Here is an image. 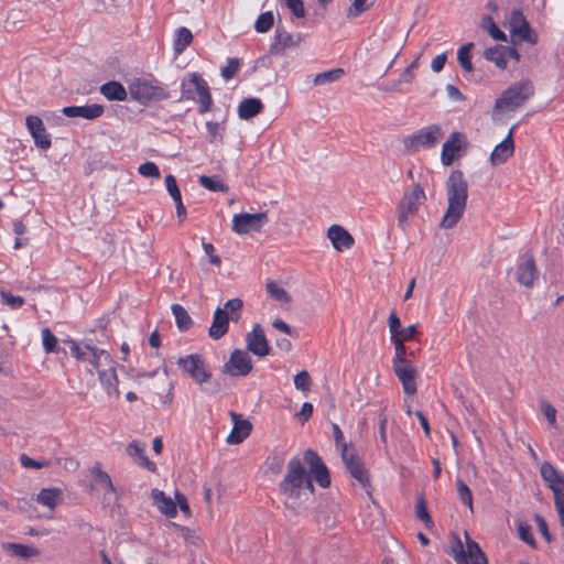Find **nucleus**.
<instances>
[{"instance_id":"1","label":"nucleus","mask_w":564,"mask_h":564,"mask_svg":"<svg viewBox=\"0 0 564 564\" xmlns=\"http://www.w3.org/2000/svg\"><path fill=\"white\" fill-rule=\"evenodd\" d=\"M313 479L322 488L330 485L329 471L316 452L306 449L303 460L297 456L289 460L279 484V494L286 509L301 513L306 508L314 495Z\"/></svg>"},{"instance_id":"2","label":"nucleus","mask_w":564,"mask_h":564,"mask_svg":"<svg viewBox=\"0 0 564 564\" xmlns=\"http://www.w3.org/2000/svg\"><path fill=\"white\" fill-rule=\"evenodd\" d=\"M70 354L84 365L89 373L94 371L98 373L100 384L109 397L117 399L120 397L116 361L111 358L109 352L88 345L79 346L73 343Z\"/></svg>"},{"instance_id":"3","label":"nucleus","mask_w":564,"mask_h":564,"mask_svg":"<svg viewBox=\"0 0 564 564\" xmlns=\"http://www.w3.org/2000/svg\"><path fill=\"white\" fill-rule=\"evenodd\" d=\"M447 208L440 223L444 229L453 228L464 215L468 198V183L462 171L451 172L446 181Z\"/></svg>"},{"instance_id":"4","label":"nucleus","mask_w":564,"mask_h":564,"mask_svg":"<svg viewBox=\"0 0 564 564\" xmlns=\"http://www.w3.org/2000/svg\"><path fill=\"white\" fill-rule=\"evenodd\" d=\"M534 95V85L530 79H523L510 85L496 99L491 118L494 121H502L508 113L514 112Z\"/></svg>"},{"instance_id":"5","label":"nucleus","mask_w":564,"mask_h":564,"mask_svg":"<svg viewBox=\"0 0 564 564\" xmlns=\"http://www.w3.org/2000/svg\"><path fill=\"white\" fill-rule=\"evenodd\" d=\"M242 307L243 302L239 297L228 300L223 307H217L208 329L210 338L218 340L224 337L228 332L229 322L237 323L240 319Z\"/></svg>"},{"instance_id":"6","label":"nucleus","mask_w":564,"mask_h":564,"mask_svg":"<svg viewBox=\"0 0 564 564\" xmlns=\"http://www.w3.org/2000/svg\"><path fill=\"white\" fill-rule=\"evenodd\" d=\"M182 99L193 100L199 104V113L210 110L213 100L206 80L198 74L193 73L182 83Z\"/></svg>"},{"instance_id":"7","label":"nucleus","mask_w":564,"mask_h":564,"mask_svg":"<svg viewBox=\"0 0 564 564\" xmlns=\"http://www.w3.org/2000/svg\"><path fill=\"white\" fill-rule=\"evenodd\" d=\"M426 199L425 192L420 184L415 183L408 189L398 206V226L404 231L409 226L420 205Z\"/></svg>"},{"instance_id":"8","label":"nucleus","mask_w":564,"mask_h":564,"mask_svg":"<svg viewBox=\"0 0 564 564\" xmlns=\"http://www.w3.org/2000/svg\"><path fill=\"white\" fill-rule=\"evenodd\" d=\"M466 535V550L463 542L457 535H454L451 554L457 564H488L486 554L480 549L479 544Z\"/></svg>"},{"instance_id":"9","label":"nucleus","mask_w":564,"mask_h":564,"mask_svg":"<svg viewBox=\"0 0 564 564\" xmlns=\"http://www.w3.org/2000/svg\"><path fill=\"white\" fill-rule=\"evenodd\" d=\"M128 91L131 99L141 104L167 98V94L156 82L142 78L133 80L129 85Z\"/></svg>"},{"instance_id":"10","label":"nucleus","mask_w":564,"mask_h":564,"mask_svg":"<svg viewBox=\"0 0 564 564\" xmlns=\"http://www.w3.org/2000/svg\"><path fill=\"white\" fill-rule=\"evenodd\" d=\"M176 365L198 384H203L212 378V371L202 355L193 354L181 357Z\"/></svg>"},{"instance_id":"11","label":"nucleus","mask_w":564,"mask_h":564,"mask_svg":"<svg viewBox=\"0 0 564 564\" xmlns=\"http://www.w3.org/2000/svg\"><path fill=\"white\" fill-rule=\"evenodd\" d=\"M443 134L444 133L438 124H431L405 138L404 145L410 151H415L420 148H433L440 142Z\"/></svg>"},{"instance_id":"12","label":"nucleus","mask_w":564,"mask_h":564,"mask_svg":"<svg viewBox=\"0 0 564 564\" xmlns=\"http://www.w3.org/2000/svg\"><path fill=\"white\" fill-rule=\"evenodd\" d=\"M267 223L268 214L265 212L235 214L231 230L237 235L259 232Z\"/></svg>"},{"instance_id":"13","label":"nucleus","mask_w":564,"mask_h":564,"mask_svg":"<svg viewBox=\"0 0 564 564\" xmlns=\"http://www.w3.org/2000/svg\"><path fill=\"white\" fill-rule=\"evenodd\" d=\"M341 459L347 470L364 488H368L370 479L364 463L355 455V449L349 444H341Z\"/></svg>"},{"instance_id":"14","label":"nucleus","mask_w":564,"mask_h":564,"mask_svg":"<svg viewBox=\"0 0 564 564\" xmlns=\"http://www.w3.org/2000/svg\"><path fill=\"white\" fill-rule=\"evenodd\" d=\"M341 459L347 470L364 488H368L370 479L364 463L355 455V449L349 444H341Z\"/></svg>"},{"instance_id":"15","label":"nucleus","mask_w":564,"mask_h":564,"mask_svg":"<svg viewBox=\"0 0 564 564\" xmlns=\"http://www.w3.org/2000/svg\"><path fill=\"white\" fill-rule=\"evenodd\" d=\"M253 369V361L248 351L235 349L224 364L223 372L231 377H247Z\"/></svg>"},{"instance_id":"16","label":"nucleus","mask_w":564,"mask_h":564,"mask_svg":"<svg viewBox=\"0 0 564 564\" xmlns=\"http://www.w3.org/2000/svg\"><path fill=\"white\" fill-rule=\"evenodd\" d=\"M508 25L512 37H517L529 44L536 43V35L531 30L529 22L521 11L513 10L511 12Z\"/></svg>"},{"instance_id":"17","label":"nucleus","mask_w":564,"mask_h":564,"mask_svg":"<svg viewBox=\"0 0 564 564\" xmlns=\"http://www.w3.org/2000/svg\"><path fill=\"white\" fill-rule=\"evenodd\" d=\"M246 351L252 352L260 358L270 354L271 348L260 324H256L252 330L246 335Z\"/></svg>"},{"instance_id":"18","label":"nucleus","mask_w":564,"mask_h":564,"mask_svg":"<svg viewBox=\"0 0 564 564\" xmlns=\"http://www.w3.org/2000/svg\"><path fill=\"white\" fill-rule=\"evenodd\" d=\"M25 124L30 134L34 139L35 145L42 150H47L51 147L52 141L50 134L46 132L42 119L37 116H28Z\"/></svg>"},{"instance_id":"19","label":"nucleus","mask_w":564,"mask_h":564,"mask_svg":"<svg viewBox=\"0 0 564 564\" xmlns=\"http://www.w3.org/2000/svg\"><path fill=\"white\" fill-rule=\"evenodd\" d=\"M466 144V139L460 132H453L449 138L443 143L441 160L445 166H449L457 153Z\"/></svg>"},{"instance_id":"20","label":"nucleus","mask_w":564,"mask_h":564,"mask_svg":"<svg viewBox=\"0 0 564 564\" xmlns=\"http://www.w3.org/2000/svg\"><path fill=\"white\" fill-rule=\"evenodd\" d=\"M229 415L234 426L226 441L230 445H238L250 435L252 424L248 420L241 419V415L235 412H230Z\"/></svg>"},{"instance_id":"21","label":"nucleus","mask_w":564,"mask_h":564,"mask_svg":"<svg viewBox=\"0 0 564 564\" xmlns=\"http://www.w3.org/2000/svg\"><path fill=\"white\" fill-rule=\"evenodd\" d=\"M516 126H512L507 137L495 147L490 154V163L492 165H500L505 163L509 158L513 155L514 142H513V130Z\"/></svg>"},{"instance_id":"22","label":"nucleus","mask_w":564,"mask_h":564,"mask_svg":"<svg viewBox=\"0 0 564 564\" xmlns=\"http://www.w3.org/2000/svg\"><path fill=\"white\" fill-rule=\"evenodd\" d=\"M393 371L400 382L405 394L413 395L416 392V369L411 362L393 366Z\"/></svg>"},{"instance_id":"23","label":"nucleus","mask_w":564,"mask_h":564,"mask_svg":"<svg viewBox=\"0 0 564 564\" xmlns=\"http://www.w3.org/2000/svg\"><path fill=\"white\" fill-rule=\"evenodd\" d=\"M388 324H389V330L391 334V340L400 339L403 341H409V340L413 339L417 333V328L415 325H410L408 327H403L401 325L400 318L398 317V315L394 312H392L389 315Z\"/></svg>"},{"instance_id":"24","label":"nucleus","mask_w":564,"mask_h":564,"mask_svg":"<svg viewBox=\"0 0 564 564\" xmlns=\"http://www.w3.org/2000/svg\"><path fill=\"white\" fill-rule=\"evenodd\" d=\"M327 238L337 251L350 249L354 245L352 236L341 226L332 225L327 230Z\"/></svg>"},{"instance_id":"25","label":"nucleus","mask_w":564,"mask_h":564,"mask_svg":"<svg viewBox=\"0 0 564 564\" xmlns=\"http://www.w3.org/2000/svg\"><path fill=\"white\" fill-rule=\"evenodd\" d=\"M63 115L68 118H84L94 120L104 113V107L97 104L86 106H69L62 109Z\"/></svg>"},{"instance_id":"26","label":"nucleus","mask_w":564,"mask_h":564,"mask_svg":"<svg viewBox=\"0 0 564 564\" xmlns=\"http://www.w3.org/2000/svg\"><path fill=\"white\" fill-rule=\"evenodd\" d=\"M90 474L94 477V486L105 490L104 501L110 502L112 496L116 495V488L110 476L101 469L100 464H96Z\"/></svg>"},{"instance_id":"27","label":"nucleus","mask_w":564,"mask_h":564,"mask_svg":"<svg viewBox=\"0 0 564 564\" xmlns=\"http://www.w3.org/2000/svg\"><path fill=\"white\" fill-rule=\"evenodd\" d=\"M540 471L543 480L547 482L549 487L552 489L554 497L564 494V479L550 463H543Z\"/></svg>"},{"instance_id":"28","label":"nucleus","mask_w":564,"mask_h":564,"mask_svg":"<svg viewBox=\"0 0 564 564\" xmlns=\"http://www.w3.org/2000/svg\"><path fill=\"white\" fill-rule=\"evenodd\" d=\"M538 278V270L532 257H524L517 270V280L524 286H532Z\"/></svg>"},{"instance_id":"29","label":"nucleus","mask_w":564,"mask_h":564,"mask_svg":"<svg viewBox=\"0 0 564 564\" xmlns=\"http://www.w3.org/2000/svg\"><path fill=\"white\" fill-rule=\"evenodd\" d=\"M126 452L135 460L139 466L148 469L151 473L156 471V465L148 458V456L144 454V446L139 442L133 441L129 443Z\"/></svg>"},{"instance_id":"30","label":"nucleus","mask_w":564,"mask_h":564,"mask_svg":"<svg viewBox=\"0 0 564 564\" xmlns=\"http://www.w3.org/2000/svg\"><path fill=\"white\" fill-rule=\"evenodd\" d=\"M151 498L153 500L154 506L165 516L170 518H174L177 513L175 502L162 490L152 489Z\"/></svg>"},{"instance_id":"31","label":"nucleus","mask_w":564,"mask_h":564,"mask_svg":"<svg viewBox=\"0 0 564 564\" xmlns=\"http://www.w3.org/2000/svg\"><path fill=\"white\" fill-rule=\"evenodd\" d=\"M63 500L62 490L58 488H44L37 495L36 501L53 511Z\"/></svg>"},{"instance_id":"32","label":"nucleus","mask_w":564,"mask_h":564,"mask_svg":"<svg viewBox=\"0 0 564 564\" xmlns=\"http://www.w3.org/2000/svg\"><path fill=\"white\" fill-rule=\"evenodd\" d=\"M3 551L20 558H31L40 555V551L31 545L7 542L2 544Z\"/></svg>"},{"instance_id":"33","label":"nucleus","mask_w":564,"mask_h":564,"mask_svg":"<svg viewBox=\"0 0 564 564\" xmlns=\"http://www.w3.org/2000/svg\"><path fill=\"white\" fill-rule=\"evenodd\" d=\"M263 109V104L258 98H247L238 107V115L241 119L248 120L259 115Z\"/></svg>"},{"instance_id":"34","label":"nucleus","mask_w":564,"mask_h":564,"mask_svg":"<svg viewBox=\"0 0 564 564\" xmlns=\"http://www.w3.org/2000/svg\"><path fill=\"white\" fill-rule=\"evenodd\" d=\"M100 93L108 100L123 101L127 99L128 91L119 82H108L100 87Z\"/></svg>"},{"instance_id":"35","label":"nucleus","mask_w":564,"mask_h":564,"mask_svg":"<svg viewBox=\"0 0 564 564\" xmlns=\"http://www.w3.org/2000/svg\"><path fill=\"white\" fill-rule=\"evenodd\" d=\"M303 37L302 35L297 34L296 39L289 32L282 29H276L275 31V43L271 47V52H276L278 46H281V50H284L286 47L291 46H299L302 42Z\"/></svg>"},{"instance_id":"36","label":"nucleus","mask_w":564,"mask_h":564,"mask_svg":"<svg viewBox=\"0 0 564 564\" xmlns=\"http://www.w3.org/2000/svg\"><path fill=\"white\" fill-rule=\"evenodd\" d=\"M484 57L494 63L500 69H505L507 67L506 46L503 45H495L486 48Z\"/></svg>"},{"instance_id":"37","label":"nucleus","mask_w":564,"mask_h":564,"mask_svg":"<svg viewBox=\"0 0 564 564\" xmlns=\"http://www.w3.org/2000/svg\"><path fill=\"white\" fill-rule=\"evenodd\" d=\"M193 34L187 28H178L175 32L173 48L176 55L184 52V50L192 43Z\"/></svg>"},{"instance_id":"38","label":"nucleus","mask_w":564,"mask_h":564,"mask_svg":"<svg viewBox=\"0 0 564 564\" xmlns=\"http://www.w3.org/2000/svg\"><path fill=\"white\" fill-rule=\"evenodd\" d=\"M474 47V43L469 42L460 46L457 51V62L459 66L467 73H471L474 70V66L471 63L470 52Z\"/></svg>"},{"instance_id":"39","label":"nucleus","mask_w":564,"mask_h":564,"mask_svg":"<svg viewBox=\"0 0 564 564\" xmlns=\"http://www.w3.org/2000/svg\"><path fill=\"white\" fill-rule=\"evenodd\" d=\"M480 28L496 41H507L506 34L497 26L490 15L481 18Z\"/></svg>"},{"instance_id":"40","label":"nucleus","mask_w":564,"mask_h":564,"mask_svg":"<svg viewBox=\"0 0 564 564\" xmlns=\"http://www.w3.org/2000/svg\"><path fill=\"white\" fill-rule=\"evenodd\" d=\"M171 308L178 329L182 332L187 330L193 322L186 310L180 304H173Z\"/></svg>"},{"instance_id":"41","label":"nucleus","mask_w":564,"mask_h":564,"mask_svg":"<svg viewBox=\"0 0 564 564\" xmlns=\"http://www.w3.org/2000/svg\"><path fill=\"white\" fill-rule=\"evenodd\" d=\"M344 73L345 72L343 68H334L324 73H319L314 77L313 83L316 86L327 85L339 80L343 77Z\"/></svg>"},{"instance_id":"42","label":"nucleus","mask_w":564,"mask_h":564,"mask_svg":"<svg viewBox=\"0 0 564 564\" xmlns=\"http://www.w3.org/2000/svg\"><path fill=\"white\" fill-rule=\"evenodd\" d=\"M285 463V454L280 451H273L267 458L265 465L273 474H280Z\"/></svg>"},{"instance_id":"43","label":"nucleus","mask_w":564,"mask_h":564,"mask_svg":"<svg viewBox=\"0 0 564 564\" xmlns=\"http://www.w3.org/2000/svg\"><path fill=\"white\" fill-rule=\"evenodd\" d=\"M268 293L271 297L280 303L288 304L291 302V296L286 290L273 281H270L265 285Z\"/></svg>"},{"instance_id":"44","label":"nucleus","mask_w":564,"mask_h":564,"mask_svg":"<svg viewBox=\"0 0 564 564\" xmlns=\"http://www.w3.org/2000/svg\"><path fill=\"white\" fill-rule=\"evenodd\" d=\"M198 182L203 187L210 192L226 193L228 191V186L225 183L210 176L202 175L199 176Z\"/></svg>"},{"instance_id":"45","label":"nucleus","mask_w":564,"mask_h":564,"mask_svg":"<svg viewBox=\"0 0 564 564\" xmlns=\"http://www.w3.org/2000/svg\"><path fill=\"white\" fill-rule=\"evenodd\" d=\"M206 128L208 130V141L210 143L214 142H223L224 132H225V123L224 122H213L207 121Z\"/></svg>"},{"instance_id":"46","label":"nucleus","mask_w":564,"mask_h":564,"mask_svg":"<svg viewBox=\"0 0 564 564\" xmlns=\"http://www.w3.org/2000/svg\"><path fill=\"white\" fill-rule=\"evenodd\" d=\"M273 23H274L273 13L271 11H267L264 13H261L258 17V19L254 23V29L259 33H265L273 26Z\"/></svg>"},{"instance_id":"47","label":"nucleus","mask_w":564,"mask_h":564,"mask_svg":"<svg viewBox=\"0 0 564 564\" xmlns=\"http://www.w3.org/2000/svg\"><path fill=\"white\" fill-rule=\"evenodd\" d=\"M456 489L460 501L473 511V494L469 487L462 479H457Z\"/></svg>"},{"instance_id":"48","label":"nucleus","mask_w":564,"mask_h":564,"mask_svg":"<svg viewBox=\"0 0 564 564\" xmlns=\"http://www.w3.org/2000/svg\"><path fill=\"white\" fill-rule=\"evenodd\" d=\"M392 343L394 344V357L392 359V367L410 362L406 360V347L404 345L405 341L397 339L392 340Z\"/></svg>"},{"instance_id":"49","label":"nucleus","mask_w":564,"mask_h":564,"mask_svg":"<svg viewBox=\"0 0 564 564\" xmlns=\"http://www.w3.org/2000/svg\"><path fill=\"white\" fill-rule=\"evenodd\" d=\"M415 513H416V517L427 527V528H432L433 525V521L427 512V509H426V506H425V500L424 498L421 496L417 498L416 500V505H415Z\"/></svg>"},{"instance_id":"50","label":"nucleus","mask_w":564,"mask_h":564,"mask_svg":"<svg viewBox=\"0 0 564 564\" xmlns=\"http://www.w3.org/2000/svg\"><path fill=\"white\" fill-rule=\"evenodd\" d=\"M368 0H350V7L347 10L348 18H357L361 15L364 12L368 11L370 4L367 2Z\"/></svg>"},{"instance_id":"51","label":"nucleus","mask_w":564,"mask_h":564,"mask_svg":"<svg viewBox=\"0 0 564 564\" xmlns=\"http://www.w3.org/2000/svg\"><path fill=\"white\" fill-rule=\"evenodd\" d=\"M312 380L306 370H302L294 376V386L297 390L306 392L311 389Z\"/></svg>"},{"instance_id":"52","label":"nucleus","mask_w":564,"mask_h":564,"mask_svg":"<svg viewBox=\"0 0 564 564\" xmlns=\"http://www.w3.org/2000/svg\"><path fill=\"white\" fill-rule=\"evenodd\" d=\"M165 185L170 196L173 198L174 203L182 200V195L180 187L177 185L176 178L174 175L169 174L165 176Z\"/></svg>"},{"instance_id":"53","label":"nucleus","mask_w":564,"mask_h":564,"mask_svg":"<svg viewBox=\"0 0 564 564\" xmlns=\"http://www.w3.org/2000/svg\"><path fill=\"white\" fill-rule=\"evenodd\" d=\"M138 172L144 177L160 178L161 173L153 162H145L138 167Z\"/></svg>"},{"instance_id":"54","label":"nucleus","mask_w":564,"mask_h":564,"mask_svg":"<svg viewBox=\"0 0 564 564\" xmlns=\"http://www.w3.org/2000/svg\"><path fill=\"white\" fill-rule=\"evenodd\" d=\"M518 533H519V538L525 542L527 544H529L530 546H535V540L531 533V528L529 524L524 523V522H519L518 523Z\"/></svg>"},{"instance_id":"55","label":"nucleus","mask_w":564,"mask_h":564,"mask_svg":"<svg viewBox=\"0 0 564 564\" xmlns=\"http://www.w3.org/2000/svg\"><path fill=\"white\" fill-rule=\"evenodd\" d=\"M23 22V17L21 11L19 10H11L9 11L7 19L4 21V28L10 31L14 28H17L19 24Z\"/></svg>"},{"instance_id":"56","label":"nucleus","mask_w":564,"mask_h":564,"mask_svg":"<svg viewBox=\"0 0 564 564\" xmlns=\"http://www.w3.org/2000/svg\"><path fill=\"white\" fill-rule=\"evenodd\" d=\"M240 62L238 58H229L228 64L221 69L224 79H231L239 70Z\"/></svg>"},{"instance_id":"57","label":"nucleus","mask_w":564,"mask_h":564,"mask_svg":"<svg viewBox=\"0 0 564 564\" xmlns=\"http://www.w3.org/2000/svg\"><path fill=\"white\" fill-rule=\"evenodd\" d=\"M541 411L549 424L553 427H556V409L547 401H543L541 403Z\"/></svg>"},{"instance_id":"58","label":"nucleus","mask_w":564,"mask_h":564,"mask_svg":"<svg viewBox=\"0 0 564 564\" xmlns=\"http://www.w3.org/2000/svg\"><path fill=\"white\" fill-rule=\"evenodd\" d=\"M1 297L3 303L11 308H19L24 304V299L22 296L13 295L6 291H1Z\"/></svg>"},{"instance_id":"59","label":"nucleus","mask_w":564,"mask_h":564,"mask_svg":"<svg viewBox=\"0 0 564 564\" xmlns=\"http://www.w3.org/2000/svg\"><path fill=\"white\" fill-rule=\"evenodd\" d=\"M42 340L46 352H52L55 350L57 339L48 328H44L42 330Z\"/></svg>"},{"instance_id":"60","label":"nucleus","mask_w":564,"mask_h":564,"mask_svg":"<svg viewBox=\"0 0 564 564\" xmlns=\"http://www.w3.org/2000/svg\"><path fill=\"white\" fill-rule=\"evenodd\" d=\"M554 506L562 527V536L564 538V492L554 497Z\"/></svg>"},{"instance_id":"61","label":"nucleus","mask_w":564,"mask_h":564,"mask_svg":"<svg viewBox=\"0 0 564 564\" xmlns=\"http://www.w3.org/2000/svg\"><path fill=\"white\" fill-rule=\"evenodd\" d=\"M288 8L296 18L305 17V9L302 0H285Z\"/></svg>"},{"instance_id":"62","label":"nucleus","mask_w":564,"mask_h":564,"mask_svg":"<svg viewBox=\"0 0 564 564\" xmlns=\"http://www.w3.org/2000/svg\"><path fill=\"white\" fill-rule=\"evenodd\" d=\"M534 520H535V523L538 524V529H539L540 533L543 535V538L547 542H550L551 541V534L549 532L547 523L544 520V518L541 517L540 514H535L534 516Z\"/></svg>"},{"instance_id":"63","label":"nucleus","mask_w":564,"mask_h":564,"mask_svg":"<svg viewBox=\"0 0 564 564\" xmlns=\"http://www.w3.org/2000/svg\"><path fill=\"white\" fill-rule=\"evenodd\" d=\"M20 462L24 468L40 469L46 466V463L34 460L25 454L21 455Z\"/></svg>"},{"instance_id":"64","label":"nucleus","mask_w":564,"mask_h":564,"mask_svg":"<svg viewBox=\"0 0 564 564\" xmlns=\"http://www.w3.org/2000/svg\"><path fill=\"white\" fill-rule=\"evenodd\" d=\"M446 59H447L446 53L436 55L431 63L432 70L435 73H440L444 68Z\"/></svg>"}]
</instances>
